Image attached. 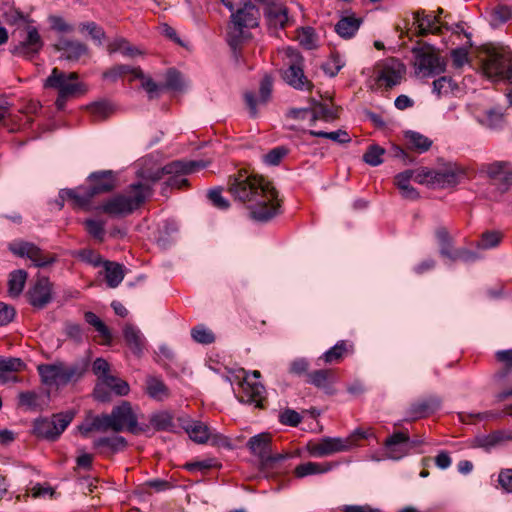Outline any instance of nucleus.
<instances>
[{"instance_id":"obj_43","label":"nucleus","mask_w":512,"mask_h":512,"mask_svg":"<svg viewBox=\"0 0 512 512\" xmlns=\"http://www.w3.org/2000/svg\"><path fill=\"white\" fill-rule=\"evenodd\" d=\"M124 278L122 265L114 262H106L105 279L110 288L117 287Z\"/></svg>"},{"instance_id":"obj_36","label":"nucleus","mask_w":512,"mask_h":512,"mask_svg":"<svg viewBox=\"0 0 512 512\" xmlns=\"http://www.w3.org/2000/svg\"><path fill=\"white\" fill-rule=\"evenodd\" d=\"M404 137L407 141L408 148L415 150L418 153L428 151L433 143L428 137L415 131H406Z\"/></svg>"},{"instance_id":"obj_2","label":"nucleus","mask_w":512,"mask_h":512,"mask_svg":"<svg viewBox=\"0 0 512 512\" xmlns=\"http://www.w3.org/2000/svg\"><path fill=\"white\" fill-rule=\"evenodd\" d=\"M110 430L114 433L128 431L138 435L147 433L150 427L147 424L138 423L137 414L128 401H122L121 404L113 407L111 413L93 416L79 426V431L85 437L93 431L105 433Z\"/></svg>"},{"instance_id":"obj_57","label":"nucleus","mask_w":512,"mask_h":512,"mask_svg":"<svg viewBox=\"0 0 512 512\" xmlns=\"http://www.w3.org/2000/svg\"><path fill=\"white\" fill-rule=\"evenodd\" d=\"M457 84L449 77L443 76L433 82V92L440 96L453 92Z\"/></svg>"},{"instance_id":"obj_12","label":"nucleus","mask_w":512,"mask_h":512,"mask_svg":"<svg viewBox=\"0 0 512 512\" xmlns=\"http://www.w3.org/2000/svg\"><path fill=\"white\" fill-rule=\"evenodd\" d=\"M73 417V413L65 412L53 414L51 418L36 420L34 432L38 437L54 441L64 432Z\"/></svg>"},{"instance_id":"obj_23","label":"nucleus","mask_w":512,"mask_h":512,"mask_svg":"<svg viewBox=\"0 0 512 512\" xmlns=\"http://www.w3.org/2000/svg\"><path fill=\"white\" fill-rule=\"evenodd\" d=\"M406 432L399 431L389 436L385 442V455L392 460H399L409 454L406 444Z\"/></svg>"},{"instance_id":"obj_33","label":"nucleus","mask_w":512,"mask_h":512,"mask_svg":"<svg viewBox=\"0 0 512 512\" xmlns=\"http://www.w3.org/2000/svg\"><path fill=\"white\" fill-rule=\"evenodd\" d=\"M413 175L414 171L409 169L397 174L394 178V183L400 190L402 197L409 200H415L419 197L416 189L410 185Z\"/></svg>"},{"instance_id":"obj_20","label":"nucleus","mask_w":512,"mask_h":512,"mask_svg":"<svg viewBox=\"0 0 512 512\" xmlns=\"http://www.w3.org/2000/svg\"><path fill=\"white\" fill-rule=\"evenodd\" d=\"M52 287L47 277H38L34 286L28 291L29 303L35 308H44L52 300Z\"/></svg>"},{"instance_id":"obj_27","label":"nucleus","mask_w":512,"mask_h":512,"mask_svg":"<svg viewBox=\"0 0 512 512\" xmlns=\"http://www.w3.org/2000/svg\"><path fill=\"white\" fill-rule=\"evenodd\" d=\"M337 381V375L332 369H318L308 374L306 382L327 393H332V385Z\"/></svg>"},{"instance_id":"obj_5","label":"nucleus","mask_w":512,"mask_h":512,"mask_svg":"<svg viewBox=\"0 0 512 512\" xmlns=\"http://www.w3.org/2000/svg\"><path fill=\"white\" fill-rule=\"evenodd\" d=\"M206 166L207 164L203 161H173L155 171L148 172L141 170L138 175L144 180L143 183H148L151 186L161 180L164 175H169V178L165 182L166 185L172 188L182 189L188 186V179L184 175L205 168Z\"/></svg>"},{"instance_id":"obj_54","label":"nucleus","mask_w":512,"mask_h":512,"mask_svg":"<svg viewBox=\"0 0 512 512\" xmlns=\"http://www.w3.org/2000/svg\"><path fill=\"white\" fill-rule=\"evenodd\" d=\"M103 383L119 396H125L130 391L129 384L126 381L112 375L106 376Z\"/></svg>"},{"instance_id":"obj_8","label":"nucleus","mask_w":512,"mask_h":512,"mask_svg":"<svg viewBox=\"0 0 512 512\" xmlns=\"http://www.w3.org/2000/svg\"><path fill=\"white\" fill-rule=\"evenodd\" d=\"M260 18L259 9L252 3H245L231 15V24L228 27V43L236 50L246 37L245 29L258 26Z\"/></svg>"},{"instance_id":"obj_39","label":"nucleus","mask_w":512,"mask_h":512,"mask_svg":"<svg viewBox=\"0 0 512 512\" xmlns=\"http://www.w3.org/2000/svg\"><path fill=\"white\" fill-rule=\"evenodd\" d=\"M94 121H103L109 118L113 112V106L106 100L96 101L86 106Z\"/></svg>"},{"instance_id":"obj_50","label":"nucleus","mask_w":512,"mask_h":512,"mask_svg":"<svg viewBox=\"0 0 512 512\" xmlns=\"http://www.w3.org/2000/svg\"><path fill=\"white\" fill-rule=\"evenodd\" d=\"M385 149L377 144L370 145L363 155V161L370 166H378L383 162Z\"/></svg>"},{"instance_id":"obj_62","label":"nucleus","mask_w":512,"mask_h":512,"mask_svg":"<svg viewBox=\"0 0 512 512\" xmlns=\"http://www.w3.org/2000/svg\"><path fill=\"white\" fill-rule=\"evenodd\" d=\"M48 21L51 29L58 33H71L74 31L73 25L67 23L61 16L50 15Z\"/></svg>"},{"instance_id":"obj_47","label":"nucleus","mask_w":512,"mask_h":512,"mask_svg":"<svg viewBox=\"0 0 512 512\" xmlns=\"http://www.w3.org/2000/svg\"><path fill=\"white\" fill-rule=\"evenodd\" d=\"M25 363L20 358H3L0 357V381L5 382L7 378L5 372H19L23 370Z\"/></svg>"},{"instance_id":"obj_1","label":"nucleus","mask_w":512,"mask_h":512,"mask_svg":"<svg viewBox=\"0 0 512 512\" xmlns=\"http://www.w3.org/2000/svg\"><path fill=\"white\" fill-rule=\"evenodd\" d=\"M229 192L249 210L252 219L267 222L279 213L278 192L271 182L246 170L229 178Z\"/></svg>"},{"instance_id":"obj_37","label":"nucleus","mask_w":512,"mask_h":512,"mask_svg":"<svg viewBox=\"0 0 512 512\" xmlns=\"http://www.w3.org/2000/svg\"><path fill=\"white\" fill-rule=\"evenodd\" d=\"M331 463L306 462L298 465L294 474L297 478H303L309 475L323 474L332 469Z\"/></svg>"},{"instance_id":"obj_16","label":"nucleus","mask_w":512,"mask_h":512,"mask_svg":"<svg viewBox=\"0 0 512 512\" xmlns=\"http://www.w3.org/2000/svg\"><path fill=\"white\" fill-rule=\"evenodd\" d=\"M405 73L406 68L402 62L397 59H389L379 70L377 81L384 83L386 88L391 89L401 83Z\"/></svg>"},{"instance_id":"obj_51","label":"nucleus","mask_w":512,"mask_h":512,"mask_svg":"<svg viewBox=\"0 0 512 512\" xmlns=\"http://www.w3.org/2000/svg\"><path fill=\"white\" fill-rule=\"evenodd\" d=\"M309 368L310 362L304 357H299L289 363L288 373L297 377L305 376L308 379V374L311 372Z\"/></svg>"},{"instance_id":"obj_41","label":"nucleus","mask_w":512,"mask_h":512,"mask_svg":"<svg viewBox=\"0 0 512 512\" xmlns=\"http://www.w3.org/2000/svg\"><path fill=\"white\" fill-rule=\"evenodd\" d=\"M28 273L23 269L14 270L9 275L8 291L13 297L19 296L25 286Z\"/></svg>"},{"instance_id":"obj_63","label":"nucleus","mask_w":512,"mask_h":512,"mask_svg":"<svg viewBox=\"0 0 512 512\" xmlns=\"http://www.w3.org/2000/svg\"><path fill=\"white\" fill-rule=\"evenodd\" d=\"M207 197L211 201L213 206H215L218 209L225 210L230 206L229 201L222 196L221 188H213L209 190Z\"/></svg>"},{"instance_id":"obj_64","label":"nucleus","mask_w":512,"mask_h":512,"mask_svg":"<svg viewBox=\"0 0 512 512\" xmlns=\"http://www.w3.org/2000/svg\"><path fill=\"white\" fill-rule=\"evenodd\" d=\"M498 483L505 492L512 493V468L500 470Z\"/></svg>"},{"instance_id":"obj_24","label":"nucleus","mask_w":512,"mask_h":512,"mask_svg":"<svg viewBox=\"0 0 512 512\" xmlns=\"http://www.w3.org/2000/svg\"><path fill=\"white\" fill-rule=\"evenodd\" d=\"M127 446V440L119 435L99 437L93 441V448L96 449L99 454L108 457L126 449Z\"/></svg>"},{"instance_id":"obj_53","label":"nucleus","mask_w":512,"mask_h":512,"mask_svg":"<svg viewBox=\"0 0 512 512\" xmlns=\"http://www.w3.org/2000/svg\"><path fill=\"white\" fill-rule=\"evenodd\" d=\"M87 232L99 242L105 238V222L94 219H87L84 222Z\"/></svg>"},{"instance_id":"obj_22","label":"nucleus","mask_w":512,"mask_h":512,"mask_svg":"<svg viewBox=\"0 0 512 512\" xmlns=\"http://www.w3.org/2000/svg\"><path fill=\"white\" fill-rule=\"evenodd\" d=\"M60 198L67 199L74 209L91 210L93 195L87 187H78L75 189H61Z\"/></svg>"},{"instance_id":"obj_35","label":"nucleus","mask_w":512,"mask_h":512,"mask_svg":"<svg viewBox=\"0 0 512 512\" xmlns=\"http://www.w3.org/2000/svg\"><path fill=\"white\" fill-rule=\"evenodd\" d=\"M361 23V18H356L355 16H345L336 23L335 31L340 37L349 39L356 34L360 28Z\"/></svg>"},{"instance_id":"obj_49","label":"nucleus","mask_w":512,"mask_h":512,"mask_svg":"<svg viewBox=\"0 0 512 512\" xmlns=\"http://www.w3.org/2000/svg\"><path fill=\"white\" fill-rule=\"evenodd\" d=\"M512 437L503 431H495L489 435L482 436L476 439L478 446L484 448H491L506 440H510Z\"/></svg>"},{"instance_id":"obj_59","label":"nucleus","mask_w":512,"mask_h":512,"mask_svg":"<svg viewBox=\"0 0 512 512\" xmlns=\"http://www.w3.org/2000/svg\"><path fill=\"white\" fill-rule=\"evenodd\" d=\"M135 79L141 80V86L147 92L150 100L157 98L159 92L163 89V86L157 84L151 77L146 76L144 73L142 77H135Z\"/></svg>"},{"instance_id":"obj_17","label":"nucleus","mask_w":512,"mask_h":512,"mask_svg":"<svg viewBox=\"0 0 512 512\" xmlns=\"http://www.w3.org/2000/svg\"><path fill=\"white\" fill-rule=\"evenodd\" d=\"M89 186L87 187L93 197L109 193L116 187L117 177L112 170L93 172L88 177Z\"/></svg>"},{"instance_id":"obj_25","label":"nucleus","mask_w":512,"mask_h":512,"mask_svg":"<svg viewBox=\"0 0 512 512\" xmlns=\"http://www.w3.org/2000/svg\"><path fill=\"white\" fill-rule=\"evenodd\" d=\"M241 392L238 395V400L246 404H254L258 408L263 407L265 388L261 383H249L243 380L240 383Z\"/></svg>"},{"instance_id":"obj_29","label":"nucleus","mask_w":512,"mask_h":512,"mask_svg":"<svg viewBox=\"0 0 512 512\" xmlns=\"http://www.w3.org/2000/svg\"><path fill=\"white\" fill-rule=\"evenodd\" d=\"M353 352L354 345L352 342L340 340L333 347L324 352L319 357V360H322L325 364L340 363L347 355Z\"/></svg>"},{"instance_id":"obj_18","label":"nucleus","mask_w":512,"mask_h":512,"mask_svg":"<svg viewBox=\"0 0 512 512\" xmlns=\"http://www.w3.org/2000/svg\"><path fill=\"white\" fill-rule=\"evenodd\" d=\"M442 400L438 396H429L413 402L408 411V419L416 421L418 419L427 418L434 414L441 407Z\"/></svg>"},{"instance_id":"obj_7","label":"nucleus","mask_w":512,"mask_h":512,"mask_svg":"<svg viewBox=\"0 0 512 512\" xmlns=\"http://www.w3.org/2000/svg\"><path fill=\"white\" fill-rule=\"evenodd\" d=\"M37 370L44 384L65 386L79 381L86 372V365L81 363L65 365L63 362H55L41 364Z\"/></svg>"},{"instance_id":"obj_13","label":"nucleus","mask_w":512,"mask_h":512,"mask_svg":"<svg viewBox=\"0 0 512 512\" xmlns=\"http://www.w3.org/2000/svg\"><path fill=\"white\" fill-rule=\"evenodd\" d=\"M10 251L18 257H27L36 267H46L57 260L55 254L47 253L31 242L20 241L10 244Z\"/></svg>"},{"instance_id":"obj_61","label":"nucleus","mask_w":512,"mask_h":512,"mask_svg":"<svg viewBox=\"0 0 512 512\" xmlns=\"http://www.w3.org/2000/svg\"><path fill=\"white\" fill-rule=\"evenodd\" d=\"M163 88L174 91H180L183 88V81L181 74L175 69H169L166 73V82Z\"/></svg>"},{"instance_id":"obj_34","label":"nucleus","mask_w":512,"mask_h":512,"mask_svg":"<svg viewBox=\"0 0 512 512\" xmlns=\"http://www.w3.org/2000/svg\"><path fill=\"white\" fill-rule=\"evenodd\" d=\"M127 74L131 75L129 81L132 82L135 77H142L143 71L140 67H131L129 65L118 64L104 71L102 76L104 79L115 82L118 78Z\"/></svg>"},{"instance_id":"obj_44","label":"nucleus","mask_w":512,"mask_h":512,"mask_svg":"<svg viewBox=\"0 0 512 512\" xmlns=\"http://www.w3.org/2000/svg\"><path fill=\"white\" fill-rule=\"evenodd\" d=\"M189 437L196 443L204 444L208 441L210 433L207 425L200 421H195L185 428Z\"/></svg>"},{"instance_id":"obj_58","label":"nucleus","mask_w":512,"mask_h":512,"mask_svg":"<svg viewBox=\"0 0 512 512\" xmlns=\"http://www.w3.org/2000/svg\"><path fill=\"white\" fill-rule=\"evenodd\" d=\"M298 40L300 44L306 49H313L316 47L317 36L312 27H303L298 32Z\"/></svg>"},{"instance_id":"obj_52","label":"nucleus","mask_w":512,"mask_h":512,"mask_svg":"<svg viewBox=\"0 0 512 512\" xmlns=\"http://www.w3.org/2000/svg\"><path fill=\"white\" fill-rule=\"evenodd\" d=\"M192 339L200 344L208 345L215 341L213 332L204 325H197L191 330Z\"/></svg>"},{"instance_id":"obj_9","label":"nucleus","mask_w":512,"mask_h":512,"mask_svg":"<svg viewBox=\"0 0 512 512\" xmlns=\"http://www.w3.org/2000/svg\"><path fill=\"white\" fill-rule=\"evenodd\" d=\"M288 68L283 73V79L295 89L312 90L313 83L307 79L303 71L304 59L296 49L287 47L284 50Z\"/></svg>"},{"instance_id":"obj_31","label":"nucleus","mask_w":512,"mask_h":512,"mask_svg":"<svg viewBox=\"0 0 512 512\" xmlns=\"http://www.w3.org/2000/svg\"><path fill=\"white\" fill-rule=\"evenodd\" d=\"M431 186L437 188H448L458 184L460 173L453 168L432 170Z\"/></svg>"},{"instance_id":"obj_3","label":"nucleus","mask_w":512,"mask_h":512,"mask_svg":"<svg viewBox=\"0 0 512 512\" xmlns=\"http://www.w3.org/2000/svg\"><path fill=\"white\" fill-rule=\"evenodd\" d=\"M153 194V188L148 183L137 182L129 186L125 193L117 194L104 201L95 209L112 217H121L133 213L140 208Z\"/></svg>"},{"instance_id":"obj_6","label":"nucleus","mask_w":512,"mask_h":512,"mask_svg":"<svg viewBox=\"0 0 512 512\" xmlns=\"http://www.w3.org/2000/svg\"><path fill=\"white\" fill-rule=\"evenodd\" d=\"M78 78L79 75L77 72L65 73L55 67L44 81V88L58 91V96L55 101V106L58 110H63L69 99L77 98L87 93V85L78 81Z\"/></svg>"},{"instance_id":"obj_38","label":"nucleus","mask_w":512,"mask_h":512,"mask_svg":"<svg viewBox=\"0 0 512 512\" xmlns=\"http://www.w3.org/2000/svg\"><path fill=\"white\" fill-rule=\"evenodd\" d=\"M123 334L124 339L132 352L136 355H140L144 348V338L140 331L132 325H126L124 327Z\"/></svg>"},{"instance_id":"obj_28","label":"nucleus","mask_w":512,"mask_h":512,"mask_svg":"<svg viewBox=\"0 0 512 512\" xmlns=\"http://www.w3.org/2000/svg\"><path fill=\"white\" fill-rule=\"evenodd\" d=\"M415 23L418 28L419 36H426L428 34H439L441 32V25L439 24L438 16L425 14L424 10H418L413 13Z\"/></svg>"},{"instance_id":"obj_40","label":"nucleus","mask_w":512,"mask_h":512,"mask_svg":"<svg viewBox=\"0 0 512 512\" xmlns=\"http://www.w3.org/2000/svg\"><path fill=\"white\" fill-rule=\"evenodd\" d=\"M107 51L109 54L120 52L128 57H135L141 54V51L138 48L132 46L129 41L123 37H118L111 41L107 45Z\"/></svg>"},{"instance_id":"obj_14","label":"nucleus","mask_w":512,"mask_h":512,"mask_svg":"<svg viewBox=\"0 0 512 512\" xmlns=\"http://www.w3.org/2000/svg\"><path fill=\"white\" fill-rule=\"evenodd\" d=\"M351 447L349 439L324 437L319 441H309L306 450L311 456L325 457L337 452L347 451Z\"/></svg>"},{"instance_id":"obj_4","label":"nucleus","mask_w":512,"mask_h":512,"mask_svg":"<svg viewBox=\"0 0 512 512\" xmlns=\"http://www.w3.org/2000/svg\"><path fill=\"white\" fill-rule=\"evenodd\" d=\"M479 59L487 78L507 80L511 84L507 96L512 104V51L505 47L487 46L481 50Z\"/></svg>"},{"instance_id":"obj_32","label":"nucleus","mask_w":512,"mask_h":512,"mask_svg":"<svg viewBox=\"0 0 512 512\" xmlns=\"http://www.w3.org/2000/svg\"><path fill=\"white\" fill-rule=\"evenodd\" d=\"M145 393L156 401H163L170 396L166 384L160 378L151 375L145 380Z\"/></svg>"},{"instance_id":"obj_21","label":"nucleus","mask_w":512,"mask_h":512,"mask_svg":"<svg viewBox=\"0 0 512 512\" xmlns=\"http://www.w3.org/2000/svg\"><path fill=\"white\" fill-rule=\"evenodd\" d=\"M53 48L61 52V57L67 61H78L82 56L89 53V48L85 43L63 36L59 37Z\"/></svg>"},{"instance_id":"obj_48","label":"nucleus","mask_w":512,"mask_h":512,"mask_svg":"<svg viewBox=\"0 0 512 512\" xmlns=\"http://www.w3.org/2000/svg\"><path fill=\"white\" fill-rule=\"evenodd\" d=\"M150 423L157 431L170 430L173 427V416L167 411L154 413L150 417Z\"/></svg>"},{"instance_id":"obj_30","label":"nucleus","mask_w":512,"mask_h":512,"mask_svg":"<svg viewBox=\"0 0 512 512\" xmlns=\"http://www.w3.org/2000/svg\"><path fill=\"white\" fill-rule=\"evenodd\" d=\"M250 452L259 458L260 466L271 452L272 438L269 433H261L251 437L247 442Z\"/></svg>"},{"instance_id":"obj_55","label":"nucleus","mask_w":512,"mask_h":512,"mask_svg":"<svg viewBox=\"0 0 512 512\" xmlns=\"http://www.w3.org/2000/svg\"><path fill=\"white\" fill-rule=\"evenodd\" d=\"M502 239V234L498 231H486L481 235L480 241L476 246L482 249H489L499 245Z\"/></svg>"},{"instance_id":"obj_10","label":"nucleus","mask_w":512,"mask_h":512,"mask_svg":"<svg viewBox=\"0 0 512 512\" xmlns=\"http://www.w3.org/2000/svg\"><path fill=\"white\" fill-rule=\"evenodd\" d=\"M415 56L416 73L423 77H432L445 70V63L441 60L435 48L429 44H423L412 50Z\"/></svg>"},{"instance_id":"obj_15","label":"nucleus","mask_w":512,"mask_h":512,"mask_svg":"<svg viewBox=\"0 0 512 512\" xmlns=\"http://www.w3.org/2000/svg\"><path fill=\"white\" fill-rule=\"evenodd\" d=\"M26 31L25 39L13 48L12 53L32 59L40 52L44 43L36 27L28 25Z\"/></svg>"},{"instance_id":"obj_45","label":"nucleus","mask_w":512,"mask_h":512,"mask_svg":"<svg viewBox=\"0 0 512 512\" xmlns=\"http://www.w3.org/2000/svg\"><path fill=\"white\" fill-rule=\"evenodd\" d=\"M84 319L88 324L93 326L97 332H99L106 344L111 342L112 335L109 328L95 313L91 311L86 312L84 314Z\"/></svg>"},{"instance_id":"obj_11","label":"nucleus","mask_w":512,"mask_h":512,"mask_svg":"<svg viewBox=\"0 0 512 512\" xmlns=\"http://www.w3.org/2000/svg\"><path fill=\"white\" fill-rule=\"evenodd\" d=\"M478 172L502 193L512 186V163L509 161L483 163L479 166Z\"/></svg>"},{"instance_id":"obj_56","label":"nucleus","mask_w":512,"mask_h":512,"mask_svg":"<svg viewBox=\"0 0 512 512\" xmlns=\"http://www.w3.org/2000/svg\"><path fill=\"white\" fill-rule=\"evenodd\" d=\"M79 30L81 32L87 31L91 38L97 41L99 44H102V41L106 36L103 28L93 21L80 23Z\"/></svg>"},{"instance_id":"obj_26","label":"nucleus","mask_w":512,"mask_h":512,"mask_svg":"<svg viewBox=\"0 0 512 512\" xmlns=\"http://www.w3.org/2000/svg\"><path fill=\"white\" fill-rule=\"evenodd\" d=\"M272 92V78L268 75H265L260 82V99L257 101L255 95L252 92H246L244 94V99L246 105L250 110L251 116L255 117L257 115V104H266L270 99Z\"/></svg>"},{"instance_id":"obj_42","label":"nucleus","mask_w":512,"mask_h":512,"mask_svg":"<svg viewBox=\"0 0 512 512\" xmlns=\"http://www.w3.org/2000/svg\"><path fill=\"white\" fill-rule=\"evenodd\" d=\"M313 105L311 108V123L314 124L317 120L333 121L337 118L336 111L328 107L326 104L312 100Z\"/></svg>"},{"instance_id":"obj_19","label":"nucleus","mask_w":512,"mask_h":512,"mask_svg":"<svg viewBox=\"0 0 512 512\" xmlns=\"http://www.w3.org/2000/svg\"><path fill=\"white\" fill-rule=\"evenodd\" d=\"M270 26L284 28L288 22V9L280 0H259Z\"/></svg>"},{"instance_id":"obj_60","label":"nucleus","mask_w":512,"mask_h":512,"mask_svg":"<svg viewBox=\"0 0 512 512\" xmlns=\"http://www.w3.org/2000/svg\"><path fill=\"white\" fill-rule=\"evenodd\" d=\"M279 421L283 425L296 427L301 423L302 417L297 411L286 408L279 414Z\"/></svg>"},{"instance_id":"obj_46","label":"nucleus","mask_w":512,"mask_h":512,"mask_svg":"<svg viewBox=\"0 0 512 512\" xmlns=\"http://www.w3.org/2000/svg\"><path fill=\"white\" fill-rule=\"evenodd\" d=\"M305 133H308L309 135L313 137H321V138H327L332 140L333 142H336L338 144H346L351 142V137L348 134L346 130L339 129L337 131L332 132H325V131H316V130H309L304 131Z\"/></svg>"}]
</instances>
